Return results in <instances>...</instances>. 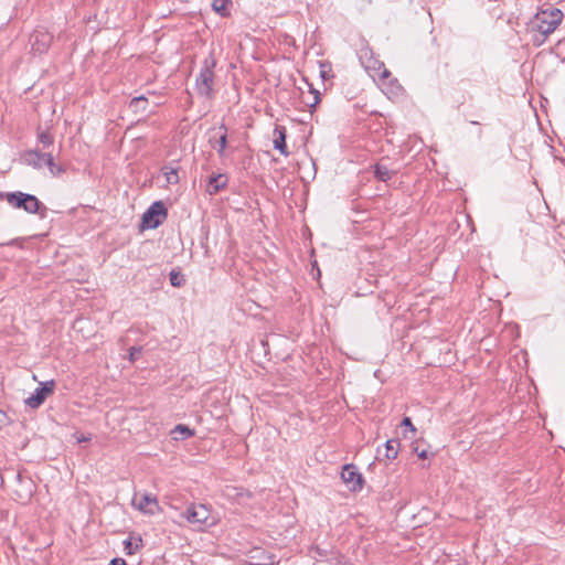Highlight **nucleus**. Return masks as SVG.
Returning a JSON list of instances; mask_svg holds the SVG:
<instances>
[{
  "label": "nucleus",
  "mask_w": 565,
  "mask_h": 565,
  "mask_svg": "<svg viewBox=\"0 0 565 565\" xmlns=\"http://www.w3.org/2000/svg\"><path fill=\"white\" fill-rule=\"evenodd\" d=\"M132 507L145 514L154 515L161 512V507L156 495L147 492H137L131 500Z\"/></svg>",
  "instance_id": "nucleus-6"
},
{
  "label": "nucleus",
  "mask_w": 565,
  "mask_h": 565,
  "mask_svg": "<svg viewBox=\"0 0 565 565\" xmlns=\"http://www.w3.org/2000/svg\"><path fill=\"white\" fill-rule=\"evenodd\" d=\"M214 66V58H205L203 66L201 67V71L195 79V88L198 93L206 98H210L213 95Z\"/></svg>",
  "instance_id": "nucleus-4"
},
{
  "label": "nucleus",
  "mask_w": 565,
  "mask_h": 565,
  "mask_svg": "<svg viewBox=\"0 0 565 565\" xmlns=\"http://www.w3.org/2000/svg\"><path fill=\"white\" fill-rule=\"evenodd\" d=\"M359 60L365 71L374 79L379 78L380 81L384 82L391 76V73L385 67L384 63L374 56L373 51L369 46L362 47L360 50Z\"/></svg>",
  "instance_id": "nucleus-2"
},
{
  "label": "nucleus",
  "mask_w": 565,
  "mask_h": 565,
  "mask_svg": "<svg viewBox=\"0 0 565 565\" xmlns=\"http://www.w3.org/2000/svg\"><path fill=\"white\" fill-rule=\"evenodd\" d=\"M122 544L124 550L128 555L135 554L143 546L141 537H136L135 540H132V537H128L122 542Z\"/></svg>",
  "instance_id": "nucleus-15"
},
{
  "label": "nucleus",
  "mask_w": 565,
  "mask_h": 565,
  "mask_svg": "<svg viewBox=\"0 0 565 565\" xmlns=\"http://www.w3.org/2000/svg\"><path fill=\"white\" fill-rule=\"evenodd\" d=\"M46 167L53 177H60L65 172V168L54 162L53 156L51 157V160L47 162Z\"/></svg>",
  "instance_id": "nucleus-23"
},
{
  "label": "nucleus",
  "mask_w": 565,
  "mask_h": 565,
  "mask_svg": "<svg viewBox=\"0 0 565 565\" xmlns=\"http://www.w3.org/2000/svg\"><path fill=\"white\" fill-rule=\"evenodd\" d=\"M161 171L168 184L179 183V167H175L173 164H167L162 168Z\"/></svg>",
  "instance_id": "nucleus-14"
},
{
  "label": "nucleus",
  "mask_w": 565,
  "mask_h": 565,
  "mask_svg": "<svg viewBox=\"0 0 565 565\" xmlns=\"http://www.w3.org/2000/svg\"><path fill=\"white\" fill-rule=\"evenodd\" d=\"M183 515L191 524L199 527L211 524L209 522L211 512L204 504H191Z\"/></svg>",
  "instance_id": "nucleus-8"
},
{
  "label": "nucleus",
  "mask_w": 565,
  "mask_h": 565,
  "mask_svg": "<svg viewBox=\"0 0 565 565\" xmlns=\"http://www.w3.org/2000/svg\"><path fill=\"white\" fill-rule=\"evenodd\" d=\"M147 98L145 96H138V97H135L130 100V104H129V107L134 110V111H146V104H147Z\"/></svg>",
  "instance_id": "nucleus-22"
},
{
  "label": "nucleus",
  "mask_w": 565,
  "mask_h": 565,
  "mask_svg": "<svg viewBox=\"0 0 565 565\" xmlns=\"http://www.w3.org/2000/svg\"><path fill=\"white\" fill-rule=\"evenodd\" d=\"M341 478L350 490L356 491L362 489V476L355 470V467L353 465H345L343 467Z\"/></svg>",
  "instance_id": "nucleus-11"
},
{
  "label": "nucleus",
  "mask_w": 565,
  "mask_h": 565,
  "mask_svg": "<svg viewBox=\"0 0 565 565\" xmlns=\"http://www.w3.org/2000/svg\"><path fill=\"white\" fill-rule=\"evenodd\" d=\"M107 565H127L126 561L120 557L113 558Z\"/></svg>",
  "instance_id": "nucleus-29"
},
{
  "label": "nucleus",
  "mask_w": 565,
  "mask_h": 565,
  "mask_svg": "<svg viewBox=\"0 0 565 565\" xmlns=\"http://www.w3.org/2000/svg\"><path fill=\"white\" fill-rule=\"evenodd\" d=\"M171 434L173 435V438L178 440L179 437L177 436V434L181 435V437H180L181 439H185V438L192 437L194 435V430L189 428L185 425L179 424L173 428Z\"/></svg>",
  "instance_id": "nucleus-19"
},
{
  "label": "nucleus",
  "mask_w": 565,
  "mask_h": 565,
  "mask_svg": "<svg viewBox=\"0 0 565 565\" xmlns=\"http://www.w3.org/2000/svg\"><path fill=\"white\" fill-rule=\"evenodd\" d=\"M414 451L420 459H426L428 457V452L426 449H419L418 446L414 447Z\"/></svg>",
  "instance_id": "nucleus-28"
},
{
  "label": "nucleus",
  "mask_w": 565,
  "mask_h": 565,
  "mask_svg": "<svg viewBox=\"0 0 565 565\" xmlns=\"http://www.w3.org/2000/svg\"><path fill=\"white\" fill-rule=\"evenodd\" d=\"M170 282L174 287H180L184 282V278L179 273L172 270L170 273Z\"/></svg>",
  "instance_id": "nucleus-24"
},
{
  "label": "nucleus",
  "mask_w": 565,
  "mask_h": 565,
  "mask_svg": "<svg viewBox=\"0 0 565 565\" xmlns=\"http://www.w3.org/2000/svg\"><path fill=\"white\" fill-rule=\"evenodd\" d=\"M167 209L161 201H157L142 215V227L157 228L167 218Z\"/></svg>",
  "instance_id": "nucleus-5"
},
{
  "label": "nucleus",
  "mask_w": 565,
  "mask_h": 565,
  "mask_svg": "<svg viewBox=\"0 0 565 565\" xmlns=\"http://www.w3.org/2000/svg\"><path fill=\"white\" fill-rule=\"evenodd\" d=\"M374 173L376 179L380 181L385 182L392 178V171L383 164H376Z\"/></svg>",
  "instance_id": "nucleus-20"
},
{
  "label": "nucleus",
  "mask_w": 565,
  "mask_h": 565,
  "mask_svg": "<svg viewBox=\"0 0 565 565\" xmlns=\"http://www.w3.org/2000/svg\"><path fill=\"white\" fill-rule=\"evenodd\" d=\"M227 184V177L225 174H216L212 175L209 179L207 192L210 194H215L220 190L224 189Z\"/></svg>",
  "instance_id": "nucleus-13"
},
{
  "label": "nucleus",
  "mask_w": 565,
  "mask_h": 565,
  "mask_svg": "<svg viewBox=\"0 0 565 565\" xmlns=\"http://www.w3.org/2000/svg\"><path fill=\"white\" fill-rule=\"evenodd\" d=\"M53 42V35L44 28H36L30 36L31 50L35 54H44Z\"/></svg>",
  "instance_id": "nucleus-7"
},
{
  "label": "nucleus",
  "mask_w": 565,
  "mask_h": 565,
  "mask_svg": "<svg viewBox=\"0 0 565 565\" xmlns=\"http://www.w3.org/2000/svg\"><path fill=\"white\" fill-rule=\"evenodd\" d=\"M563 12L559 9H546L539 11L534 17V25L540 33L548 35L561 24Z\"/></svg>",
  "instance_id": "nucleus-3"
},
{
  "label": "nucleus",
  "mask_w": 565,
  "mask_h": 565,
  "mask_svg": "<svg viewBox=\"0 0 565 565\" xmlns=\"http://www.w3.org/2000/svg\"><path fill=\"white\" fill-rule=\"evenodd\" d=\"M36 139L43 149L49 148L54 143V136L49 130L39 129Z\"/></svg>",
  "instance_id": "nucleus-17"
},
{
  "label": "nucleus",
  "mask_w": 565,
  "mask_h": 565,
  "mask_svg": "<svg viewBox=\"0 0 565 565\" xmlns=\"http://www.w3.org/2000/svg\"><path fill=\"white\" fill-rule=\"evenodd\" d=\"M141 354V348L132 347L129 350V360L131 362L136 361L137 358Z\"/></svg>",
  "instance_id": "nucleus-25"
},
{
  "label": "nucleus",
  "mask_w": 565,
  "mask_h": 565,
  "mask_svg": "<svg viewBox=\"0 0 565 565\" xmlns=\"http://www.w3.org/2000/svg\"><path fill=\"white\" fill-rule=\"evenodd\" d=\"M55 382L53 380L41 383L40 387L25 399V405L33 409L39 408L53 394Z\"/></svg>",
  "instance_id": "nucleus-9"
},
{
  "label": "nucleus",
  "mask_w": 565,
  "mask_h": 565,
  "mask_svg": "<svg viewBox=\"0 0 565 565\" xmlns=\"http://www.w3.org/2000/svg\"><path fill=\"white\" fill-rule=\"evenodd\" d=\"M52 153L41 152L39 149L28 150L23 153L22 159L28 164L35 169L46 167L51 160Z\"/></svg>",
  "instance_id": "nucleus-10"
},
{
  "label": "nucleus",
  "mask_w": 565,
  "mask_h": 565,
  "mask_svg": "<svg viewBox=\"0 0 565 565\" xmlns=\"http://www.w3.org/2000/svg\"><path fill=\"white\" fill-rule=\"evenodd\" d=\"M9 424V417L0 409V429Z\"/></svg>",
  "instance_id": "nucleus-27"
},
{
  "label": "nucleus",
  "mask_w": 565,
  "mask_h": 565,
  "mask_svg": "<svg viewBox=\"0 0 565 565\" xmlns=\"http://www.w3.org/2000/svg\"><path fill=\"white\" fill-rule=\"evenodd\" d=\"M274 134L276 136L274 139V148L279 150L281 154L288 156L285 127H276Z\"/></svg>",
  "instance_id": "nucleus-12"
},
{
  "label": "nucleus",
  "mask_w": 565,
  "mask_h": 565,
  "mask_svg": "<svg viewBox=\"0 0 565 565\" xmlns=\"http://www.w3.org/2000/svg\"><path fill=\"white\" fill-rule=\"evenodd\" d=\"M220 130H222V134L217 141V152L221 157H223L227 145V128L224 125H221Z\"/></svg>",
  "instance_id": "nucleus-21"
},
{
  "label": "nucleus",
  "mask_w": 565,
  "mask_h": 565,
  "mask_svg": "<svg viewBox=\"0 0 565 565\" xmlns=\"http://www.w3.org/2000/svg\"><path fill=\"white\" fill-rule=\"evenodd\" d=\"M402 426L409 428V430L414 434L416 431L415 426L412 423V419L409 417H404L402 420Z\"/></svg>",
  "instance_id": "nucleus-26"
},
{
  "label": "nucleus",
  "mask_w": 565,
  "mask_h": 565,
  "mask_svg": "<svg viewBox=\"0 0 565 565\" xmlns=\"http://www.w3.org/2000/svg\"><path fill=\"white\" fill-rule=\"evenodd\" d=\"M4 199L11 206L15 209H22L31 214L40 213L42 217L45 215L46 206L32 194L23 193L20 191L10 193L0 192V201Z\"/></svg>",
  "instance_id": "nucleus-1"
},
{
  "label": "nucleus",
  "mask_w": 565,
  "mask_h": 565,
  "mask_svg": "<svg viewBox=\"0 0 565 565\" xmlns=\"http://www.w3.org/2000/svg\"><path fill=\"white\" fill-rule=\"evenodd\" d=\"M228 4H231V0H213L212 8L220 15L228 17L230 15Z\"/></svg>",
  "instance_id": "nucleus-18"
},
{
  "label": "nucleus",
  "mask_w": 565,
  "mask_h": 565,
  "mask_svg": "<svg viewBox=\"0 0 565 565\" xmlns=\"http://www.w3.org/2000/svg\"><path fill=\"white\" fill-rule=\"evenodd\" d=\"M313 103H312V106H316L318 103H319V94L318 92H315V96H313Z\"/></svg>",
  "instance_id": "nucleus-30"
},
{
  "label": "nucleus",
  "mask_w": 565,
  "mask_h": 565,
  "mask_svg": "<svg viewBox=\"0 0 565 565\" xmlns=\"http://www.w3.org/2000/svg\"><path fill=\"white\" fill-rule=\"evenodd\" d=\"M399 449L398 439H390L385 443V457L388 460H393L397 457Z\"/></svg>",
  "instance_id": "nucleus-16"
}]
</instances>
